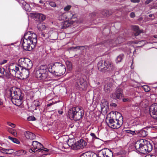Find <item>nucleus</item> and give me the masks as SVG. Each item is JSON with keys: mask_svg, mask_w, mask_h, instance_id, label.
Returning <instances> with one entry per match:
<instances>
[{"mask_svg": "<svg viewBox=\"0 0 157 157\" xmlns=\"http://www.w3.org/2000/svg\"><path fill=\"white\" fill-rule=\"evenodd\" d=\"M135 148L136 151L140 153L146 154L152 150L153 147L149 141L146 140L141 139L138 141L135 144Z\"/></svg>", "mask_w": 157, "mask_h": 157, "instance_id": "nucleus-1", "label": "nucleus"}, {"mask_svg": "<svg viewBox=\"0 0 157 157\" xmlns=\"http://www.w3.org/2000/svg\"><path fill=\"white\" fill-rule=\"evenodd\" d=\"M48 71L52 74L60 76L65 73L66 68L65 66L62 63L55 62L49 66Z\"/></svg>", "mask_w": 157, "mask_h": 157, "instance_id": "nucleus-2", "label": "nucleus"}, {"mask_svg": "<svg viewBox=\"0 0 157 157\" xmlns=\"http://www.w3.org/2000/svg\"><path fill=\"white\" fill-rule=\"evenodd\" d=\"M48 68L46 66H41L39 69L37 70L35 73L36 77L41 81L46 82L50 80V78L48 77Z\"/></svg>", "mask_w": 157, "mask_h": 157, "instance_id": "nucleus-3", "label": "nucleus"}, {"mask_svg": "<svg viewBox=\"0 0 157 157\" xmlns=\"http://www.w3.org/2000/svg\"><path fill=\"white\" fill-rule=\"evenodd\" d=\"M48 68L46 66H41L39 69L37 70L35 73L36 77L41 81L46 82L50 80V78L48 77Z\"/></svg>", "mask_w": 157, "mask_h": 157, "instance_id": "nucleus-4", "label": "nucleus"}, {"mask_svg": "<svg viewBox=\"0 0 157 157\" xmlns=\"http://www.w3.org/2000/svg\"><path fill=\"white\" fill-rule=\"evenodd\" d=\"M97 66L98 70L102 72H111L116 70L113 63L109 61L100 60L98 62Z\"/></svg>", "mask_w": 157, "mask_h": 157, "instance_id": "nucleus-5", "label": "nucleus"}, {"mask_svg": "<svg viewBox=\"0 0 157 157\" xmlns=\"http://www.w3.org/2000/svg\"><path fill=\"white\" fill-rule=\"evenodd\" d=\"M68 114L75 121H78L82 118L84 114V111L78 107L73 108L70 109Z\"/></svg>", "mask_w": 157, "mask_h": 157, "instance_id": "nucleus-6", "label": "nucleus"}, {"mask_svg": "<svg viewBox=\"0 0 157 157\" xmlns=\"http://www.w3.org/2000/svg\"><path fill=\"white\" fill-rule=\"evenodd\" d=\"M83 75L77 76L75 79V86L77 89L80 90H85L86 88V83L83 77Z\"/></svg>", "mask_w": 157, "mask_h": 157, "instance_id": "nucleus-7", "label": "nucleus"}, {"mask_svg": "<svg viewBox=\"0 0 157 157\" xmlns=\"http://www.w3.org/2000/svg\"><path fill=\"white\" fill-rule=\"evenodd\" d=\"M20 43L22 44L21 47L24 50L27 51L31 50L34 48L36 45V44H34V43H33L31 41L23 38L21 39Z\"/></svg>", "mask_w": 157, "mask_h": 157, "instance_id": "nucleus-8", "label": "nucleus"}, {"mask_svg": "<svg viewBox=\"0 0 157 157\" xmlns=\"http://www.w3.org/2000/svg\"><path fill=\"white\" fill-rule=\"evenodd\" d=\"M121 122L117 119H114L110 117L109 120V122L107 123L108 126L112 128L117 129L120 128L121 125Z\"/></svg>", "mask_w": 157, "mask_h": 157, "instance_id": "nucleus-9", "label": "nucleus"}, {"mask_svg": "<svg viewBox=\"0 0 157 157\" xmlns=\"http://www.w3.org/2000/svg\"><path fill=\"white\" fill-rule=\"evenodd\" d=\"M32 63L27 58H20V67L23 68L30 69L32 66Z\"/></svg>", "mask_w": 157, "mask_h": 157, "instance_id": "nucleus-10", "label": "nucleus"}, {"mask_svg": "<svg viewBox=\"0 0 157 157\" xmlns=\"http://www.w3.org/2000/svg\"><path fill=\"white\" fill-rule=\"evenodd\" d=\"M23 38L31 41L32 43H34V44H36L37 37L35 33H31L30 32L28 31L24 34Z\"/></svg>", "mask_w": 157, "mask_h": 157, "instance_id": "nucleus-11", "label": "nucleus"}, {"mask_svg": "<svg viewBox=\"0 0 157 157\" xmlns=\"http://www.w3.org/2000/svg\"><path fill=\"white\" fill-rule=\"evenodd\" d=\"M98 157H113V152L107 148L102 149L98 151Z\"/></svg>", "mask_w": 157, "mask_h": 157, "instance_id": "nucleus-12", "label": "nucleus"}, {"mask_svg": "<svg viewBox=\"0 0 157 157\" xmlns=\"http://www.w3.org/2000/svg\"><path fill=\"white\" fill-rule=\"evenodd\" d=\"M149 113L153 118L157 120V103H154L150 106Z\"/></svg>", "mask_w": 157, "mask_h": 157, "instance_id": "nucleus-13", "label": "nucleus"}, {"mask_svg": "<svg viewBox=\"0 0 157 157\" xmlns=\"http://www.w3.org/2000/svg\"><path fill=\"white\" fill-rule=\"evenodd\" d=\"M123 94V91L120 88H117L115 91V92L113 93L110 95L111 98L114 99H118L120 98Z\"/></svg>", "mask_w": 157, "mask_h": 157, "instance_id": "nucleus-14", "label": "nucleus"}, {"mask_svg": "<svg viewBox=\"0 0 157 157\" xmlns=\"http://www.w3.org/2000/svg\"><path fill=\"white\" fill-rule=\"evenodd\" d=\"M86 144L83 139H81L76 142L75 147L74 148V150H77L80 149H82L85 147Z\"/></svg>", "mask_w": 157, "mask_h": 157, "instance_id": "nucleus-15", "label": "nucleus"}, {"mask_svg": "<svg viewBox=\"0 0 157 157\" xmlns=\"http://www.w3.org/2000/svg\"><path fill=\"white\" fill-rule=\"evenodd\" d=\"M17 95V92L13 90V88L7 89L6 90V96L7 98L11 97L12 98L14 96Z\"/></svg>", "mask_w": 157, "mask_h": 157, "instance_id": "nucleus-16", "label": "nucleus"}, {"mask_svg": "<svg viewBox=\"0 0 157 157\" xmlns=\"http://www.w3.org/2000/svg\"><path fill=\"white\" fill-rule=\"evenodd\" d=\"M28 68H22L20 72V79H24L27 78L29 75V71Z\"/></svg>", "mask_w": 157, "mask_h": 157, "instance_id": "nucleus-17", "label": "nucleus"}, {"mask_svg": "<svg viewBox=\"0 0 157 157\" xmlns=\"http://www.w3.org/2000/svg\"><path fill=\"white\" fill-rule=\"evenodd\" d=\"M12 101L13 103L16 106H20V96L16 95L12 98Z\"/></svg>", "mask_w": 157, "mask_h": 157, "instance_id": "nucleus-18", "label": "nucleus"}, {"mask_svg": "<svg viewBox=\"0 0 157 157\" xmlns=\"http://www.w3.org/2000/svg\"><path fill=\"white\" fill-rule=\"evenodd\" d=\"M8 70L9 71V73H7L6 71V76L7 77H9L10 76V74L12 76H13V74L14 73L15 74V76L16 78H17L18 79H20V78L17 76V75L16 74V71H15V70H14V69H11L9 67L8 68Z\"/></svg>", "mask_w": 157, "mask_h": 157, "instance_id": "nucleus-19", "label": "nucleus"}, {"mask_svg": "<svg viewBox=\"0 0 157 157\" xmlns=\"http://www.w3.org/2000/svg\"><path fill=\"white\" fill-rule=\"evenodd\" d=\"M75 140L74 138L69 139L68 140L67 144L68 146L71 148V149L74 150V148L75 147Z\"/></svg>", "mask_w": 157, "mask_h": 157, "instance_id": "nucleus-20", "label": "nucleus"}, {"mask_svg": "<svg viewBox=\"0 0 157 157\" xmlns=\"http://www.w3.org/2000/svg\"><path fill=\"white\" fill-rule=\"evenodd\" d=\"M24 135L26 138L30 140H33L36 138L35 135L29 131L25 132H24Z\"/></svg>", "mask_w": 157, "mask_h": 157, "instance_id": "nucleus-21", "label": "nucleus"}, {"mask_svg": "<svg viewBox=\"0 0 157 157\" xmlns=\"http://www.w3.org/2000/svg\"><path fill=\"white\" fill-rule=\"evenodd\" d=\"M104 45L106 47H112L115 46L117 44L115 43V40H109L104 43Z\"/></svg>", "mask_w": 157, "mask_h": 157, "instance_id": "nucleus-22", "label": "nucleus"}, {"mask_svg": "<svg viewBox=\"0 0 157 157\" xmlns=\"http://www.w3.org/2000/svg\"><path fill=\"white\" fill-rule=\"evenodd\" d=\"M58 34L56 32H52V31L49 32V37L51 40H56L58 38Z\"/></svg>", "mask_w": 157, "mask_h": 157, "instance_id": "nucleus-23", "label": "nucleus"}, {"mask_svg": "<svg viewBox=\"0 0 157 157\" xmlns=\"http://www.w3.org/2000/svg\"><path fill=\"white\" fill-rule=\"evenodd\" d=\"M132 28L134 32V35L135 36L139 35L142 32V31L140 30L139 27L137 26H132Z\"/></svg>", "mask_w": 157, "mask_h": 157, "instance_id": "nucleus-24", "label": "nucleus"}, {"mask_svg": "<svg viewBox=\"0 0 157 157\" xmlns=\"http://www.w3.org/2000/svg\"><path fill=\"white\" fill-rule=\"evenodd\" d=\"M138 136L140 137H145L147 135V131L143 129L138 130Z\"/></svg>", "mask_w": 157, "mask_h": 157, "instance_id": "nucleus-25", "label": "nucleus"}, {"mask_svg": "<svg viewBox=\"0 0 157 157\" xmlns=\"http://www.w3.org/2000/svg\"><path fill=\"white\" fill-rule=\"evenodd\" d=\"M112 86V84L109 82L104 86V90L105 92L109 93L111 90V88Z\"/></svg>", "mask_w": 157, "mask_h": 157, "instance_id": "nucleus-26", "label": "nucleus"}, {"mask_svg": "<svg viewBox=\"0 0 157 157\" xmlns=\"http://www.w3.org/2000/svg\"><path fill=\"white\" fill-rule=\"evenodd\" d=\"M2 146H3L5 145V148L1 147L0 148V151L2 153H9L8 152L9 151H11L12 150L9 149V148H8L7 147V146L5 144L3 143L2 144Z\"/></svg>", "mask_w": 157, "mask_h": 157, "instance_id": "nucleus-27", "label": "nucleus"}, {"mask_svg": "<svg viewBox=\"0 0 157 157\" xmlns=\"http://www.w3.org/2000/svg\"><path fill=\"white\" fill-rule=\"evenodd\" d=\"M22 4L21 6L23 9L26 11H29L30 6L27 3L23 1L20 2Z\"/></svg>", "mask_w": 157, "mask_h": 157, "instance_id": "nucleus-28", "label": "nucleus"}, {"mask_svg": "<svg viewBox=\"0 0 157 157\" xmlns=\"http://www.w3.org/2000/svg\"><path fill=\"white\" fill-rule=\"evenodd\" d=\"M37 28L39 30L42 31L44 30L46 27L44 23L40 22L37 25Z\"/></svg>", "mask_w": 157, "mask_h": 157, "instance_id": "nucleus-29", "label": "nucleus"}, {"mask_svg": "<svg viewBox=\"0 0 157 157\" xmlns=\"http://www.w3.org/2000/svg\"><path fill=\"white\" fill-rule=\"evenodd\" d=\"M36 17L38 18L40 21H43L45 20L46 16L42 13H37L36 15Z\"/></svg>", "mask_w": 157, "mask_h": 157, "instance_id": "nucleus-30", "label": "nucleus"}, {"mask_svg": "<svg viewBox=\"0 0 157 157\" xmlns=\"http://www.w3.org/2000/svg\"><path fill=\"white\" fill-rule=\"evenodd\" d=\"M124 39L121 36H119L117 39L115 40V43L117 44H120L124 41Z\"/></svg>", "mask_w": 157, "mask_h": 157, "instance_id": "nucleus-31", "label": "nucleus"}, {"mask_svg": "<svg viewBox=\"0 0 157 157\" xmlns=\"http://www.w3.org/2000/svg\"><path fill=\"white\" fill-rule=\"evenodd\" d=\"M87 156L88 157H98V152L97 154H96L92 152L87 151Z\"/></svg>", "mask_w": 157, "mask_h": 157, "instance_id": "nucleus-32", "label": "nucleus"}, {"mask_svg": "<svg viewBox=\"0 0 157 157\" xmlns=\"http://www.w3.org/2000/svg\"><path fill=\"white\" fill-rule=\"evenodd\" d=\"M7 130L9 132L13 134L14 136H17V132L14 129L11 128H7Z\"/></svg>", "mask_w": 157, "mask_h": 157, "instance_id": "nucleus-33", "label": "nucleus"}, {"mask_svg": "<svg viewBox=\"0 0 157 157\" xmlns=\"http://www.w3.org/2000/svg\"><path fill=\"white\" fill-rule=\"evenodd\" d=\"M66 12H64L59 15V18L60 20H64L67 19Z\"/></svg>", "mask_w": 157, "mask_h": 157, "instance_id": "nucleus-34", "label": "nucleus"}, {"mask_svg": "<svg viewBox=\"0 0 157 157\" xmlns=\"http://www.w3.org/2000/svg\"><path fill=\"white\" fill-rule=\"evenodd\" d=\"M62 26L61 27V29H66L67 27L69 26L70 24L68 21H66L62 23Z\"/></svg>", "mask_w": 157, "mask_h": 157, "instance_id": "nucleus-35", "label": "nucleus"}, {"mask_svg": "<svg viewBox=\"0 0 157 157\" xmlns=\"http://www.w3.org/2000/svg\"><path fill=\"white\" fill-rule=\"evenodd\" d=\"M124 57V55L121 54L118 56L116 59V62L117 63H119L122 61Z\"/></svg>", "mask_w": 157, "mask_h": 157, "instance_id": "nucleus-36", "label": "nucleus"}, {"mask_svg": "<svg viewBox=\"0 0 157 157\" xmlns=\"http://www.w3.org/2000/svg\"><path fill=\"white\" fill-rule=\"evenodd\" d=\"M43 147V146L42 145V144L40 143L39 144H38V145H37V146L36 147V148L35 149V150H36V152L37 151H40L42 150H43L42 148Z\"/></svg>", "mask_w": 157, "mask_h": 157, "instance_id": "nucleus-37", "label": "nucleus"}, {"mask_svg": "<svg viewBox=\"0 0 157 157\" xmlns=\"http://www.w3.org/2000/svg\"><path fill=\"white\" fill-rule=\"evenodd\" d=\"M40 143L38 142L37 141H34L32 143V146H33V147L34 149H35L36 148V147L37 146L38 144H39Z\"/></svg>", "mask_w": 157, "mask_h": 157, "instance_id": "nucleus-38", "label": "nucleus"}, {"mask_svg": "<svg viewBox=\"0 0 157 157\" xmlns=\"http://www.w3.org/2000/svg\"><path fill=\"white\" fill-rule=\"evenodd\" d=\"M72 14V12L71 11L66 12L67 19H68V20H70V19L71 17Z\"/></svg>", "mask_w": 157, "mask_h": 157, "instance_id": "nucleus-39", "label": "nucleus"}, {"mask_svg": "<svg viewBox=\"0 0 157 157\" xmlns=\"http://www.w3.org/2000/svg\"><path fill=\"white\" fill-rule=\"evenodd\" d=\"M5 69L3 68L0 67V77L3 76L4 74Z\"/></svg>", "mask_w": 157, "mask_h": 157, "instance_id": "nucleus-40", "label": "nucleus"}, {"mask_svg": "<svg viewBox=\"0 0 157 157\" xmlns=\"http://www.w3.org/2000/svg\"><path fill=\"white\" fill-rule=\"evenodd\" d=\"M71 7V5H67L65 6L64 8V10L65 11H68L70 10Z\"/></svg>", "mask_w": 157, "mask_h": 157, "instance_id": "nucleus-41", "label": "nucleus"}, {"mask_svg": "<svg viewBox=\"0 0 157 157\" xmlns=\"http://www.w3.org/2000/svg\"><path fill=\"white\" fill-rule=\"evenodd\" d=\"M77 16L76 14L73 13H72V15L71 16V17L70 18V20L76 19L77 18Z\"/></svg>", "mask_w": 157, "mask_h": 157, "instance_id": "nucleus-42", "label": "nucleus"}, {"mask_svg": "<svg viewBox=\"0 0 157 157\" xmlns=\"http://www.w3.org/2000/svg\"><path fill=\"white\" fill-rule=\"evenodd\" d=\"M49 5L52 7H55L56 6V4L55 3L51 1L49 2Z\"/></svg>", "mask_w": 157, "mask_h": 157, "instance_id": "nucleus-43", "label": "nucleus"}, {"mask_svg": "<svg viewBox=\"0 0 157 157\" xmlns=\"http://www.w3.org/2000/svg\"><path fill=\"white\" fill-rule=\"evenodd\" d=\"M28 121H35L36 120V118L33 116H29L27 118Z\"/></svg>", "mask_w": 157, "mask_h": 157, "instance_id": "nucleus-44", "label": "nucleus"}, {"mask_svg": "<svg viewBox=\"0 0 157 157\" xmlns=\"http://www.w3.org/2000/svg\"><path fill=\"white\" fill-rule=\"evenodd\" d=\"M34 103L36 107L39 106L41 105L39 101H34Z\"/></svg>", "mask_w": 157, "mask_h": 157, "instance_id": "nucleus-45", "label": "nucleus"}, {"mask_svg": "<svg viewBox=\"0 0 157 157\" xmlns=\"http://www.w3.org/2000/svg\"><path fill=\"white\" fill-rule=\"evenodd\" d=\"M108 13V11L106 10H104L101 12V14L104 16H107Z\"/></svg>", "mask_w": 157, "mask_h": 157, "instance_id": "nucleus-46", "label": "nucleus"}, {"mask_svg": "<svg viewBox=\"0 0 157 157\" xmlns=\"http://www.w3.org/2000/svg\"><path fill=\"white\" fill-rule=\"evenodd\" d=\"M7 123L8 125L11 126L12 128H14L15 126V125L14 124L10 122H8Z\"/></svg>", "mask_w": 157, "mask_h": 157, "instance_id": "nucleus-47", "label": "nucleus"}, {"mask_svg": "<svg viewBox=\"0 0 157 157\" xmlns=\"http://www.w3.org/2000/svg\"><path fill=\"white\" fill-rule=\"evenodd\" d=\"M131 100V99L129 98H124L123 99V101L124 102H129Z\"/></svg>", "mask_w": 157, "mask_h": 157, "instance_id": "nucleus-48", "label": "nucleus"}, {"mask_svg": "<svg viewBox=\"0 0 157 157\" xmlns=\"http://www.w3.org/2000/svg\"><path fill=\"white\" fill-rule=\"evenodd\" d=\"M90 135L93 137V139H98V138L97 137L95 134L93 133H91L90 134Z\"/></svg>", "mask_w": 157, "mask_h": 157, "instance_id": "nucleus-49", "label": "nucleus"}, {"mask_svg": "<svg viewBox=\"0 0 157 157\" xmlns=\"http://www.w3.org/2000/svg\"><path fill=\"white\" fill-rule=\"evenodd\" d=\"M144 90L146 92H148V91L150 90V88L146 86H144Z\"/></svg>", "mask_w": 157, "mask_h": 157, "instance_id": "nucleus-50", "label": "nucleus"}, {"mask_svg": "<svg viewBox=\"0 0 157 157\" xmlns=\"http://www.w3.org/2000/svg\"><path fill=\"white\" fill-rule=\"evenodd\" d=\"M87 152H85L84 153H83L82 154L80 157H88L87 156Z\"/></svg>", "mask_w": 157, "mask_h": 157, "instance_id": "nucleus-51", "label": "nucleus"}, {"mask_svg": "<svg viewBox=\"0 0 157 157\" xmlns=\"http://www.w3.org/2000/svg\"><path fill=\"white\" fill-rule=\"evenodd\" d=\"M130 16L131 18H134L135 17L136 15L134 12H132L130 13Z\"/></svg>", "mask_w": 157, "mask_h": 157, "instance_id": "nucleus-52", "label": "nucleus"}, {"mask_svg": "<svg viewBox=\"0 0 157 157\" xmlns=\"http://www.w3.org/2000/svg\"><path fill=\"white\" fill-rule=\"evenodd\" d=\"M82 47V46H76V47H71L70 48V49L73 50L74 49H75L78 48V49H80V47Z\"/></svg>", "mask_w": 157, "mask_h": 157, "instance_id": "nucleus-53", "label": "nucleus"}, {"mask_svg": "<svg viewBox=\"0 0 157 157\" xmlns=\"http://www.w3.org/2000/svg\"><path fill=\"white\" fill-rule=\"evenodd\" d=\"M138 132V131H132L131 134L133 135H137L138 136V133H137Z\"/></svg>", "mask_w": 157, "mask_h": 157, "instance_id": "nucleus-54", "label": "nucleus"}, {"mask_svg": "<svg viewBox=\"0 0 157 157\" xmlns=\"http://www.w3.org/2000/svg\"><path fill=\"white\" fill-rule=\"evenodd\" d=\"M153 0H147L144 2V4L145 5H147L151 2H152Z\"/></svg>", "mask_w": 157, "mask_h": 157, "instance_id": "nucleus-55", "label": "nucleus"}, {"mask_svg": "<svg viewBox=\"0 0 157 157\" xmlns=\"http://www.w3.org/2000/svg\"><path fill=\"white\" fill-rule=\"evenodd\" d=\"M29 151L30 152L33 153V152H35L36 151V150L35 149H34L33 147H32L30 150Z\"/></svg>", "mask_w": 157, "mask_h": 157, "instance_id": "nucleus-56", "label": "nucleus"}, {"mask_svg": "<svg viewBox=\"0 0 157 157\" xmlns=\"http://www.w3.org/2000/svg\"><path fill=\"white\" fill-rule=\"evenodd\" d=\"M14 140H13L14 143H16V144H18L20 143V142L16 138H14Z\"/></svg>", "mask_w": 157, "mask_h": 157, "instance_id": "nucleus-57", "label": "nucleus"}, {"mask_svg": "<svg viewBox=\"0 0 157 157\" xmlns=\"http://www.w3.org/2000/svg\"><path fill=\"white\" fill-rule=\"evenodd\" d=\"M131 1L132 2H140L139 0H131Z\"/></svg>", "mask_w": 157, "mask_h": 157, "instance_id": "nucleus-58", "label": "nucleus"}, {"mask_svg": "<svg viewBox=\"0 0 157 157\" xmlns=\"http://www.w3.org/2000/svg\"><path fill=\"white\" fill-rule=\"evenodd\" d=\"M40 36L41 37H45V34L43 32H41L40 33Z\"/></svg>", "mask_w": 157, "mask_h": 157, "instance_id": "nucleus-59", "label": "nucleus"}, {"mask_svg": "<svg viewBox=\"0 0 157 157\" xmlns=\"http://www.w3.org/2000/svg\"><path fill=\"white\" fill-rule=\"evenodd\" d=\"M110 106L115 107L117 106V104L115 103H112L110 104Z\"/></svg>", "mask_w": 157, "mask_h": 157, "instance_id": "nucleus-60", "label": "nucleus"}, {"mask_svg": "<svg viewBox=\"0 0 157 157\" xmlns=\"http://www.w3.org/2000/svg\"><path fill=\"white\" fill-rule=\"evenodd\" d=\"M7 60H6L4 59L2 60V63H1V64H3L7 62Z\"/></svg>", "mask_w": 157, "mask_h": 157, "instance_id": "nucleus-61", "label": "nucleus"}, {"mask_svg": "<svg viewBox=\"0 0 157 157\" xmlns=\"http://www.w3.org/2000/svg\"><path fill=\"white\" fill-rule=\"evenodd\" d=\"M22 153L23 154H25L26 153V151L23 150H20V153Z\"/></svg>", "mask_w": 157, "mask_h": 157, "instance_id": "nucleus-62", "label": "nucleus"}, {"mask_svg": "<svg viewBox=\"0 0 157 157\" xmlns=\"http://www.w3.org/2000/svg\"><path fill=\"white\" fill-rule=\"evenodd\" d=\"M145 157H156L154 155H148L146 156H145Z\"/></svg>", "mask_w": 157, "mask_h": 157, "instance_id": "nucleus-63", "label": "nucleus"}, {"mask_svg": "<svg viewBox=\"0 0 157 157\" xmlns=\"http://www.w3.org/2000/svg\"><path fill=\"white\" fill-rule=\"evenodd\" d=\"M132 131L130 130H126V132L127 133H130L131 134Z\"/></svg>", "mask_w": 157, "mask_h": 157, "instance_id": "nucleus-64", "label": "nucleus"}]
</instances>
